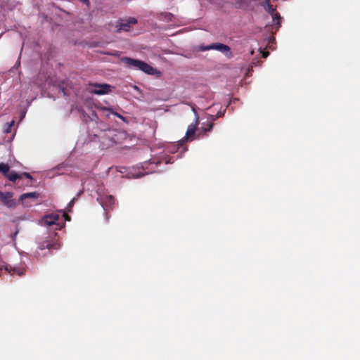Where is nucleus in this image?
I'll return each instance as SVG.
<instances>
[{
  "instance_id": "1",
  "label": "nucleus",
  "mask_w": 360,
  "mask_h": 360,
  "mask_svg": "<svg viewBox=\"0 0 360 360\" xmlns=\"http://www.w3.org/2000/svg\"><path fill=\"white\" fill-rule=\"evenodd\" d=\"M121 61L129 68L141 70L150 75H154L157 73L155 68L143 60L129 57H123L121 58Z\"/></svg>"
},
{
  "instance_id": "2",
  "label": "nucleus",
  "mask_w": 360,
  "mask_h": 360,
  "mask_svg": "<svg viewBox=\"0 0 360 360\" xmlns=\"http://www.w3.org/2000/svg\"><path fill=\"white\" fill-rule=\"evenodd\" d=\"M121 61L129 68L141 70L150 75H154L157 73L155 68L143 60L129 57H123L121 58Z\"/></svg>"
},
{
  "instance_id": "3",
  "label": "nucleus",
  "mask_w": 360,
  "mask_h": 360,
  "mask_svg": "<svg viewBox=\"0 0 360 360\" xmlns=\"http://www.w3.org/2000/svg\"><path fill=\"white\" fill-rule=\"evenodd\" d=\"M112 86L108 84L90 83L89 91L94 94L104 95L111 92Z\"/></svg>"
},
{
  "instance_id": "4",
  "label": "nucleus",
  "mask_w": 360,
  "mask_h": 360,
  "mask_svg": "<svg viewBox=\"0 0 360 360\" xmlns=\"http://www.w3.org/2000/svg\"><path fill=\"white\" fill-rule=\"evenodd\" d=\"M210 49L219 51L224 53L227 56H231L232 55L230 47L226 44L221 43H214L209 46H200L198 49V50L200 51H208Z\"/></svg>"
},
{
  "instance_id": "5",
  "label": "nucleus",
  "mask_w": 360,
  "mask_h": 360,
  "mask_svg": "<svg viewBox=\"0 0 360 360\" xmlns=\"http://www.w3.org/2000/svg\"><path fill=\"white\" fill-rule=\"evenodd\" d=\"M137 20L135 18H129L128 19L122 20L120 19L117 24V33H120L122 31L128 32L130 30L131 25H136Z\"/></svg>"
},
{
  "instance_id": "6",
  "label": "nucleus",
  "mask_w": 360,
  "mask_h": 360,
  "mask_svg": "<svg viewBox=\"0 0 360 360\" xmlns=\"http://www.w3.org/2000/svg\"><path fill=\"white\" fill-rule=\"evenodd\" d=\"M118 142L117 131L115 130H108L103 133L102 143L109 147Z\"/></svg>"
},
{
  "instance_id": "7",
  "label": "nucleus",
  "mask_w": 360,
  "mask_h": 360,
  "mask_svg": "<svg viewBox=\"0 0 360 360\" xmlns=\"http://www.w3.org/2000/svg\"><path fill=\"white\" fill-rule=\"evenodd\" d=\"M97 200L105 210L111 209L115 201V198L111 195H99Z\"/></svg>"
},
{
  "instance_id": "8",
  "label": "nucleus",
  "mask_w": 360,
  "mask_h": 360,
  "mask_svg": "<svg viewBox=\"0 0 360 360\" xmlns=\"http://www.w3.org/2000/svg\"><path fill=\"white\" fill-rule=\"evenodd\" d=\"M13 194L12 193H4L0 191V200L4 205L8 207H14L17 205L15 200L13 199Z\"/></svg>"
},
{
  "instance_id": "9",
  "label": "nucleus",
  "mask_w": 360,
  "mask_h": 360,
  "mask_svg": "<svg viewBox=\"0 0 360 360\" xmlns=\"http://www.w3.org/2000/svg\"><path fill=\"white\" fill-rule=\"evenodd\" d=\"M195 122L188 125L187 131L186 132L185 138L187 141H192L194 139V136H195L196 129H197L198 126L200 122L199 117H198L197 113L195 112Z\"/></svg>"
},
{
  "instance_id": "10",
  "label": "nucleus",
  "mask_w": 360,
  "mask_h": 360,
  "mask_svg": "<svg viewBox=\"0 0 360 360\" xmlns=\"http://www.w3.org/2000/svg\"><path fill=\"white\" fill-rule=\"evenodd\" d=\"M270 15H271L273 18V22L276 23V31H277L281 25V17L280 14L276 11V6H274L272 4L269 5L265 9Z\"/></svg>"
},
{
  "instance_id": "11",
  "label": "nucleus",
  "mask_w": 360,
  "mask_h": 360,
  "mask_svg": "<svg viewBox=\"0 0 360 360\" xmlns=\"http://www.w3.org/2000/svg\"><path fill=\"white\" fill-rule=\"evenodd\" d=\"M39 197V193L37 192H30L23 193L20 196L19 201L24 207H30L31 204L27 201V199H37Z\"/></svg>"
},
{
  "instance_id": "12",
  "label": "nucleus",
  "mask_w": 360,
  "mask_h": 360,
  "mask_svg": "<svg viewBox=\"0 0 360 360\" xmlns=\"http://www.w3.org/2000/svg\"><path fill=\"white\" fill-rule=\"evenodd\" d=\"M212 121H207V122L202 123V126L200 127V131L197 135V137L199 138L200 136H203L206 135V133L208 131H211L214 127V122L213 120L215 119L214 118V115H212Z\"/></svg>"
},
{
  "instance_id": "13",
  "label": "nucleus",
  "mask_w": 360,
  "mask_h": 360,
  "mask_svg": "<svg viewBox=\"0 0 360 360\" xmlns=\"http://www.w3.org/2000/svg\"><path fill=\"white\" fill-rule=\"evenodd\" d=\"M6 269L12 275L17 274L18 276H22L25 274V269L22 267H11L6 266Z\"/></svg>"
},
{
  "instance_id": "14",
  "label": "nucleus",
  "mask_w": 360,
  "mask_h": 360,
  "mask_svg": "<svg viewBox=\"0 0 360 360\" xmlns=\"http://www.w3.org/2000/svg\"><path fill=\"white\" fill-rule=\"evenodd\" d=\"M58 247L57 244L51 243L49 240L44 241V242L41 243L39 245V249L41 250H45V249L51 250V249H58Z\"/></svg>"
},
{
  "instance_id": "15",
  "label": "nucleus",
  "mask_w": 360,
  "mask_h": 360,
  "mask_svg": "<svg viewBox=\"0 0 360 360\" xmlns=\"http://www.w3.org/2000/svg\"><path fill=\"white\" fill-rule=\"evenodd\" d=\"M101 110L103 112H108L114 115L115 116L117 117L118 118H120V120H122L124 122H127V118L125 117L122 116V115H120V113H118L117 112H115L113 110V109L111 108L103 107V108H101Z\"/></svg>"
},
{
  "instance_id": "16",
  "label": "nucleus",
  "mask_w": 360,
  "mask_h": 360,
  "mask_svg": "<svg viewBox=\"0 0 360 360\" xmlns=\"http://www.w3.org/2000/svg\"><path fill=\"white\" fill-rule=\"evenodd\" d=\"M6 176L11 181H13V182H16V181L18 179H20L22 178V175L18 174L17 173H15V172H11L8 174H7Z\"/></svg>"
},
{
  "instance_id": "17",
  "label": "nucleus",
  "mask_w": 360,
  "mask_h": 360,
  "mask_svg": "<svg viewBox=\"0 0 360 360\" xmlns=\"http://www.w3.org/2000/svg\"><path fill=\"white\" fill-rule=\"evenodd\" d=\"M43 221L47 226L55 224V221L53 220V217H52V215L45 216L43 219Z\"/></svg>"
},
{
  "instance_id": "18",
  "label": "nucleus",
  "mask_w": 360,
  "mask_h": 360,
  "mask_svg": "<svg viewBox=\"0 0 360 360\" xmlns=\"http://www.w3.org/2000/svg\"><path fill=\"white\" fill-rule=\"evenodd\" d=\"M9 171V166L7 164L0 163V172L6 175Z\"/></svg>"
},
{
  "instance_id": "19",
  "label": "nucleus",
  "mask_w": 360,
  "mask_h": 360,
  "mask_svg": "<svg viewBox=\"0 0 360 360\" xmlns=\"http://www.w3.org/2000/svg\"><path fill=\"white\" fill-rule=\"evenodd\" d=\"M75 202L74 201V200H71L70 202L68 203L67 208H66L68 212H71V209L74 206Z\"/></svg>"
},
{
  "instance_id": "20",
  "label": "nucleus",
  "mask_w": 360,
  "mask_h": 360,
  "mask_svg": "<svg viewBox=\"0 0 360 360\" xmlns=\"http://www.w3.org/2000/svg\"><path fill=\"white\" fill-rule=\"evenodd\" d=\"M14 124V121L13 120L11 123H8V127L5 129L6 133H9L11 131V128Z\"/></svg>"
},
{
  "instance_id": "21",
  "label": "nucleus",
  "mask_w": 360,
  "mask_h": 360,
  "mask_svg": "<svg viewBox=\"0 0 360 360\" xmlns=\"http://www.w3.org/2000/svg\"><path fill=\"white\" fill-rule=\"evenodd\" d=\"M20 175H22V177L25 176L27 179H32V176L27 172H23Z\"/></svg>"
},
{
  "instance_id": "22",
  "label": "nucleus",
  "mask_w": 360,
  "mask_h": 360,
  "mask_svg": "<svg viewBox=\"0 0 360 360\" xmlns=\"http://www.w3.org/2000/svg\"><path fill=\"white\" fill-rule=\"evenodd\" d=\"M269 53L268 51H263L262 52V57L265 58H266L269 56Z\"/></svg>"
},
{
  "instance_id": "23",
  "label": "nucleus",
  "mask_w": 360,
  "mask_h": 360,
  "mask_svg": "<svg viewBox=\"0 0 360 360\" xmlns=\"http://www.w3.org/2000/svg\"><path fill=\"white\" fill-rule=\"evenodd\" d=\"M51 215H52V217H53V220L55 221V224H56V221L58 219V216L56 214H51Z\"/></svg>"
},
{
  "instance_id": "24",
  "label": "nucleus",
  "mask_w": 360,
  "mask_h": 360,
  "mask_svg": "<svg viewBox=\"0 0 360 360\" xmlns=\"http://www.w3.org/2000/svg\"><path fill=\"white\" fill-rule=\"evenodd\" d=\"M64 217L66 221H70V217L67 214H64Z\"/></svg>"
},
{
  "instance_id": "25",
  "label": "nucleus",
  "mask_w": 360,
  "mask_h": 360,
  "mask_svg": "<svg viewBox=\"0 0 360 360\" xmlns=\"http://www.w3.org/2000/svg\"><path fill=\"white\" fill-rule=\"evenodd\" d=\"M82 3L86 4V5H89V0H80Z\"/></svg>"
},
{
  "instance_id": "26",
  "label": "nucleus",
  "mask_w": 360,
  "mask_h": 360,
  "mask_svg": "<svg viewBox=\"0 0 360 360\" xmlns=\"http://www.w3.org/2000/svg\"><path fill=\"white\" fill-rule=\"evenodd\" d=\"M18 233V231H16L15 233H13L12 238H13V240L15 239V238L17 236Z\"/></svg>"
},
{
  "instance_id": "27",
  "label": "nucleus",
  "mask_w": 360,
  "mask_h": 360,
  "mask_svg": "<svg viewBox=\"0 0 360 360\" xmlns=\"http://www.w3.org/2000/svg\"><path fill=\"white\" fill-rule=\"evenodd\" d=\"M82 193H83V191H80L79 192H78V193H77V194L76 195V196L79 198V197L82 195Z\"/></svg>"
},
{
  "instance_id": "28",
  "label": "nucleus",
  "mask_w": 360,
  "mask_h": 360,
  "mask_svg": "<svg viewBox=\"0 0 360 360\" xmlns=\"http://www.w3.org/2000/svg\"><path fill=\"white\" fill-rule=\"evenodd\" d=\"M77 199H78V197L75 196L72 200H74V201L75 202Z\"/></svg>"
}]
</instances>
